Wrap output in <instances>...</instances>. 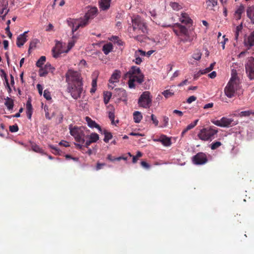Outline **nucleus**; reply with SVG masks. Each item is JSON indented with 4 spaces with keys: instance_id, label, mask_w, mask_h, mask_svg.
<instances>
[{
    "instance_id": "nucleus-42",
    "label": "nucleus",
    "mask_w": 254,
    "mask_h": 254,
    "mask_svg": "<svg viewBox=\"0 0 254 254\" xmlns=\"http://www.w3.org/2000/svg\"><path fill=\"white\" fill-rule=\"evenodd\" d=\"M174 92L170 91L169 90H166L162 92V94L166 98L172 97L174 95Z\"/></svg>"
},
{
    "instance_id": "nucleus-23",
    "label": "nucleus",
    "mask_w": 254,
    "mask_h": 254,
    "mask_svg": "<svg viewBox=\"0 0 254 254\" xmlns=\"http://www.w3.org/2000/svg\"><path fill=\"white\" fill-rule=\"evenodd\" d=\"M85 120L87 122L88 126L90 127H95L99 130H101L100 127L99 125H98L94 121H93L90 118L88 117H86L85 118Z\"/></svg>"
},
{
    "instance_id": "nucleus-37",
    "label": "nucleus",
    "mask_w": 254,
    "mask_h": 254,
    "mask_svg": "<svg viewBox=\"0 0 254 254\" xmlns=\"http://www.w3.org/2000/svg\"><path fill=\"white\" fill-rule=\"evenodd\" d=\"M207 6L212 9L215 5L217 4V0H208L206 1Z\"/></svg>"
},
{
    "instance_id": "nucleus-47",
    "label": "nucleus",
    "mask_w": 254,
    "mask_h": 254,
    "mask_svg": "<svg viewBox=\"0 0 254 254\" xmlns=\"http://www.w3.org/2000/svg\"><path fill=\"white\" fill-rule=\"evenodd\" d=\"M44 97L48 100H50L51 99V93L50 92L47 90H45L44 91Z\"/></svg>"
},
{
    "instance_id": "nucleus-24",
    "label": "nucleus",
    "mask_w": 254,
    "mask_h": 254,
    "mask_svg": "<svg viewBox=\"0 0 254 254\" xmlns=\"http://www.w3.org/2000/svg\"><path fill=\"white\" fill-rule=\"evenodd\" d=\"M5 100L4 105L7 107V109L8 110H12L14 106L13 100L8 97H7L5 98Z\"/></svg>"
},
{
    "instance_id": "nucleus-12",
    "label": "nucleus",
    "mask_w": 254,
    "mask_h": 254,
    "mask_svg": "<svg viewBox=\"0 0 254 254\" xmlns=\"http://www.w3.org/2000/svg\"><path fill=\"white\" fill-rule=\"evenodd\" d=\"M246 1L248 6L247 16L251 19L252 23H254V6L253 4L254 0H246Z\"/></svg>"
},
{
    "instance_id": "nucleus-48",
    "label": "nucleus",
    "mask_w": 254,
    "mask_h": 254,
    "mask_svg": "<svg viewBox=\"0 0 254 254\" xmlns=\"http://www.w3.org/2000/svg\"><path fill=\"white\" fill-rule=\"evenodd\" d=\"M201 53L199 52H197L195 53H194L193 54L192 58L197 61L201 59Z\"/></svg>"
},
{
    "instance_id": "nucleus-51",
    "label": "nucleus",
    "mask_w": 254,
    "mask_h": 254,
    "mask_svg": "<svg viewBox=\"0 0 254 254\" xmlns=\"http://www.w3.org/2000/svg\"><path fill=\"white\" fill-rule=\"evenodd\" d=\"M49 146L51 149H52L55 151V152H53V153H54L55 154H60V150L58 148H57V147H56L55 146H54L53 145H49Z\"/></svg>"
},
{
    "instance_id": "nucleus-56",
    "label": "nucleus",
    "mask_w": 254,
    "mask_h": 254,
    "mask_svg": "<svg viewBox=\"0 0 254 254\" xmlns=\"http://www.w3.org/2000/svg\"><path fill=\"white\" fill-rule=\"evenodd\" d=\"M151 117L153 123L155 125V126H157L158 125L159 122L158 120L156 119V118L155 117L154 115L152 114Z\"/></svg>"
},
{
    "instance_id": "nucleus-21",
    "label": "nucleus",
    "mask_w": 254,
    "mask_h": 254,
    "mask_svg": "<svg viewBox=\"0 0 254 254\" xmlns=\"http://www.w3.org/2000/svg\"><path fill=\"white\" fill-rule=\"evenodd\" d=\"M254 115V112L251 110L242 111L238 113H234L233 116L240 117H249L251 115Z\"/></svg>"
},
{
    "instance_id": "nucleus-32",
    "label": "nucleus",
    "mask_w": 254,
    "mask_h": 254,
    "mask_svg": "<svg viewBox=\"0 0 254 254\" xmlns=\"http://www.w3.org/2000/svg\"><path fill=\"white\" fill-rule=\"evenodd\" d=\"M103 133L105 135L104 141L107 143L112 138L113 136L111 132H108L106 130H104L103 131Z\"/></svg>"
},
{
    "instance_id": "nucleus-43",
    "label": "nucleus",
    "mask_w": 254,
    "mask_h": 254,
    "mask_svg": "<svg viewBox=\"0 0 254 254\" xmlns=\"http://www.w3.org/2000/svg\"><path fill=\"white\" fill-rule=\"evenodd\" d=\"M37 43V40L36 39H35V40H33V41H32L31 42H30V45H29V49H28V52L30 53V51L31 50L34 49V48L36 47V44Z\"/></svg>"
},
{
    "instance_id": "nucleus-34",
    "label": "nucleus",
    "mask_w": 254,
    "mask_h": 254,
    "mask_svg": "<svg viewBox=\"0 0 254 254\" xmlns=\"http://www.w3.org/2000/svg\"><path fill=\"white\" fill-rule=\"evenodd\" d=\"M46 59L45 56H41L36 63L37 66L39 67H42L46 62Z\"/></svg>"
},
{
    "instance_id": "nucleus-59",
    "label": "nucleus",
    "mask_w": 254,
    "mask_h": 254,
    "mask_svg": "<svg viewBox=\"0 0 254 254\" xmlns=\"http://www.w3.org/2000/svg\"><path fill=\"white\" fill-rule=\"evenodd\" d=\"M136 58L135 60H134L133 61L135 62V63L137 64H140L142 62V59L141 58H140L138 56H135Z\"/></svg>"
},
{
    "instance_id": "nucleus-20",
    "label": "nucleus",
    "mask_w": 254,
    "mask_h": 254,
    "mask_svg": "<svg viewBox=\"0 0 254 254\" xmlns=\"http://www.w3.org/2000/svg\"><path fill=\"white\" fill-rule=\"evenodd\" d=\"M111 0H101L99 2L100 8L103 10H107L110 7Z\"/></svg>"
},
{
    "instance_id": "nucleus-44",
    "label": "nucleus",
    "mask_w": 254,
    "mask_h": 254,
    "mask_svg": "<svg viewBox=\"0 0 254 254\" xmlns=\"http://www.w3.org/2000/svg\"><path fill=\"white\" fill-rule=\"evenodd\" d=\"M215 64V63L211 64L208 67L206 68L205 69V71L204 72L202 71L201 72V74H204V73L209 72L210 71H211L213 69V67H214V66Z\"/></svg>"
},
{
    "instance_id": "nucleus-49",
    "label": "nucleus",
    "mask_w": 254,
    "mask_h": 254,
    "mask_svg": "<svg viewBox=\"0 0 254 254\" xmlns=\"http://www.w3.org/2000/svg\"><path fill=\"white\" fill-rule=\"evenodd\" d=\"M9 128L11 132H15L18 130V127L16 125L10 126Z\"/></svg>"
},
{
    "instance_id": "nucleus-18",
    "label": "nucleus",
    "mask_w": 254,
    "mask_h": 254,
    "mask_svg": "<svg viewBox=\"0 0 254 254\" xmlns=\"http://www.w3.org/2000/svg\"><path fill=\"white\" fill-rule=\"evenodd\" d=\"M121 73L120 71L116 70L110 77L109 82L112 84L118 82L121 77Z\"/></svg>"
},
{
    "instance_id": "nucleus-9",
    "label": "nucleus",
    "mask_w": 254,
    "mask_h": 254,
    "mask_svg": "<svg viewBox=\"0 0 254 254\" xmlns=\"http://www.w3.org/2000/svg\"><path fill=\"white\" fill-rule=\"evenodd\" d=\"M152 97L149 91L142 93L138 99V104L140 107L144 108H149L151 105Z\"/></svg>"
},
{
    "instance_id": "nucleus-46",
    "label": "nucleus",
    "mask_w": 254,
    "mask_h": 254,
    "mask_svg": "<svg viewBox=\"0 0 254 254\" xmlns=\"http://www.w3.org/2000/svg\"><path fill=\"white\" fill-rule=\"evenodd\" d=\"M0 75L1 77H2V78L3 77L4 78L7 85H8V79L7 78V75L3 69H0Z\"/></svg>"
},
{
    "instance_id": "nucleus-14",
    "label": "nucleus",
    "mask_w": 254,
    "mask_h": 254,
    "mask_svg": "<svg viewBox=\"0 0 254 254\" xmlns=\"http://www.w3.org/2000/svg\"><path fill=\"white\" fill-rule=\"evenodd\" d=\"M98 11V9L96 7H93L90 8L88 11L85 13L84 16V19L83 20L85 22H87V24L88 23V21L92 19L97 14Z\"/></svg>"
},
{
    "instance_id": "nucleus-1",
    "label": "nucleus",
    "mask_w": 254,
    "mask_h": 254,
    "mask_svg": "<svg viewBox=\"0 0 254 254\" xmlns=\"http://www.w3.org/2000/svg\"><path fill=\"white\" fill-rule=\"evenodd\" d=\"M132 26L128 27L129 36L140 41L142 34L148 33V28L144 20L138 15L131 18Z\"/></svg>"
},
{
    "instance_id": "nucleus-58",
    "label": "nucleus",
    "mask_w": 254,
    "mask_h": 254,
    "mask_svg": "<svg viewBox=\"0 0 254 254\" xmlns=\"http://www.w3.org/2000/svg\"><path fill=\"white\" fill-rule=\"evenodd\" d=\"M138 54H140V55L142 56H144L146 54L145 52L141 50H138V51H136L135 53V56H138Z\"/></svg>"
},
{
    "instance_id": "nucleus-38",
    "label": "nucleus",
    "mask_w": 254,
    "mask_h": 254,
    "mask_svg": "<svg viewBox=\"0 0 254 254\" xmlns=\"http://www.w3.org/2000/svg\"><path fill=\"white\" fill-rule=\"evenodd\" d=\"M87 24V22H85L84 20L81 21V22L79 24H77V25L76 26V27L74 28V26H73L72 28V33L75 32L77 30V29L80 27H84L85 26V25H86Z\"/></svg>"
},
{
    "instance_id": "nucleus-55",
    "label": "nucleus",
    "mask_w": 254,
    "mask_h": 254,
    "mask_svg": "<svg viewBox=\"0 0 254 254\" xmlns=\"http://www.w3.org/2000/svg\"><path fill=\"white\" fill-rule=\"evenodd\" d=\"M74 44H75V41L74 40H72L69 41L68 43L67 50L66 52H68V51H69L73 47V46L74 45Z\"/></svg>"
},
{
    "instance_id": "nucleus-36",
    "label": "nucleus",
    "mask_w": 254,
    "mask_h": 254,
    "mask_svg": "<svg viewBox=\"0 0 254 254\" xmlns=\"http://www.w3.org/2000/svg\"><path fill=\"white\" fill-rule=\"evenodd\" d=\"M32 150L37 153H41L42 154H45L42 148H41L38 145L36 144H33L32 145Z\"/></svg>"
},
{
    "instance_id": "nucleus-19",
    "label": "nucleus",
    "mask_w": 254,
    "mask_h": 254,
    "mask_svg": "<svg viewBox=\"0 0 254 254\" xmlns=\"http://www.w3.org/2000/svg\"><path fill=\"white\" fill-rule=\"evenodd\" d=\"M156 141L161 142L165 146H169L172 143L170 138L165 135H161L160 138Z\"/></svg>"
},
{
    "instance_id": "nucleus-2",
    "label": "nucleus",
    "mask_w": 254,
    "mask_h": 254,
    "mask_svg": "<svg viewBox=\"0 0 254 254\" xmlns=\"http://www.w3.org/2000/svg\"><path fill=\"white\" fill-rule=\"evenodd\" d=\"M125 77H128V87L130 88H135L134 82L136 81L139 84L144 81V75L141 73L140 68L136 66H132L125 74Z\"/></svg>"
},
{
    "instance_id": "nucleus-61",
    "label": "nucleus",
    "mask_w": 254,
    "mask_h": 254,
    "mask_svg": "<svg viewBox=\"0 0 254 254\" xmlns=\"http://www.w3.org/2000/svg\"><path fill=\"white\" fill-rule=\"evenodd\" d=\"M140 164L142 167L145 169H149L150 167V165L145 161H141Z\"/></svg>"
},
{
    "instance_id": "nucleus-7",
    "label": "nucleus",
    "mask_w": 254,
    "mask_h": 254,
    "mask_svg": "<svg viewBox=\"0 0 254 254\" xmlns=\"http://www.w3.org/2000/svg\"><path fill=\"white\" fill-rule=\"evenodd\" d=\"M238 87V84L236 81V77L233 76L224 89L225 94L228 98L233 97Z\"/></svg>"
},
{
    "instance_id": "nucleus-29",
    "label": "nucleus",
    "mask_w": 254,
    "mask_h": 254,
    "mask_svg": "<svg viewBox=\"0 0 254 254\" xmlns=\"http://www.w3.org/2000/svg\"><path fill=\"white\" fill-rule=\"evenodd\" d=\"M62 43L58 42L56 44V46L52 49V52L53 53V57L55 58H57L60 54L62 53V51L60 50H58V51L56 52V49H57L59 47L61 46Z\"/></svg>"
},
{
    "instance_id": "nucleus-13",
    "label": "nucleus",
    "mask_w": 254,
    "mask_h": 254,
    "mask_svg": "<svg viewBox=\"0 0 254 254\" xmlns=\"http://www.w3.org/2000/svg\"><path fill=\"white\" fill-rule=\"evenodd\" d=\"M55 69L50 64L47 63L44 68L39 69V74L40 76H45L49 72H53Z\"/></svg>"
},
{
    "instance_id": "nucleus-5",
    "label": "nucleus",
    "mask_w": 254,
    "mask_h": 254,
    "mask_svg": "<svg viewBox=\"0 0 254 254\" xmlns=\"http://www.w3.org/2000/svg\"><path fill=\"white\" fill-rule=\"evenodd\" d=\"M69 129L70 134L74 137L76 142L81 143L82 144L85 142V133L83 127L77 126L73 127L72 125H70Z\"/></svg>"
},
{
    "instance_id": "nucleus-25",
    "label": "nucleus",
    "mask_w": 254,
    "mask_h": 254,
    "mask_svg": "<svg viewBox=\"0 0 254 254\" xmlns=\"http://www.w3.org/2000/svg\"><path fill=\"white\" fill-rule=\"evenodd\" d=\"M113 49V44L109 42L107 44H105L102 48V50L105 55H108L111 52Z\"/></svg>"
},
{
    "instance_id": "nucleus-35",
    "label": "nucleus",
    "mask_w": 254,
    "mask_h": 254,
    "mask_svg": "<svg viewBox=\"0 0 254 254\" xmlns=\"http://www.w3.org/2000/svg\"><path fill=\"white\" fill-rule=\"evenodd\" d=\"M242 28L243 26L242 24L236 27V30L235 31V39L236 40H238L239 35V32L242 31Z\"/></svg>"
},
{
    "instance_id": "nucleus-3",
    "label": "nucleus",
    "mask_w": 254,
    "mask_h": 254,
    "mask_svg": "<svg viewBox=\"0 0 254 254\" xmlns=\"http://www.w3.org/2000/svg\"><path fill=\"white\" fill-rule=\"evenodd\" d=\"M173 31L179 36L180 41L184 43L190 42L193 40V38L190 35L188 29L180 23L174 25Z\"/></svg>"
},
{
    "instance_id": "nucleus-11",
    "label": "nucleus",
    "mask_w": 254,
    "mask_h": 254,
    "mask_svg": "<svg viewBox=\"0 0 254 254\" xmlns=\"http://www.w3.org/2000/svg\"><path fill=\"white\" fill-rule=\"evenodd\" d=\"M193 163L197 165H201L208 162L207 155L203 152H198L192 158Z\"/></svg>"
},
{
    "instance_id": "nucleus-33",
    "label": "nucleus",
    "mask_w": 254,
    "mask_h": 254,
    "mask_svg": "<svg viewBox=\"0 0 254 254\" xmlns=\"http://www.w3.org/2000/svg\"><path fill=\"white\" fill-rule=\"evenodd\" d=\"M112 96V93L110 92L106 91L104 93V102L105 104H107Z\"/></svg>"
},
{
    "instance_id": "nucleus-53",
    "label": "nucleus",
    "mask_w": 254,
    "mask_h": 254,
    "mask_svg": "<svg viewBox=\"0 0 254 254\" xmlns=\"http://www.w3.org/2000/svg\"><path fill=\"white\" fill-rule=\"evenodd\" d=\"M26 110H32V106L31 104V100L29 98L26 103Z\"/></svg>"
},
{
    "instance_id": "nucleus-54",
    "label": "nucleus",
    "mask_w": 254,
    "mask_h": 254,
    "mask_svg": "<svg viewBox=\"0 0 254 254\" xmlns=\"http://www.w3.org/2000/svg\"><path fill=\"white\" fill-rule=\"evenodd\" d=\"M211 122L217 126L222 127L221 119L220 120H212Z\"/></svg>"
},
{
    "instance_id": "nucleus-63",
    "label": "nucleus",
    "mask_w": 254,
    "mask_h": 254,
    "mask_svg": "<svg viewBox=\"0 0 254 254\" xmlns=\"http://www.w3.org/2000/svg\"><path fill=\"white\" fill-rule=\"evenodd\" d=\"M80 143H75L74 144L76 146V147L77 149H79V150H82L83 147H84V145L81 144Z\"/></svg>"
},
{
    "instance_id": "nucleus-57",
    "label": "nucleus",
    "mask_w": 254,
    "mask_h": 254,
    "mask_svg": "<svg viewBox=\"0 0 254 254\" xmlns=\"http://www.w3.org/2000/svg\"><path fill=\"white\" fill-rule=\"evenodd\" d=\"M196 99V97L194 96H191L190 97L188 98L187 99V103L189 104H190L192 102L195 101Z\"/></svg>"
},
{
    "instance_id": "nucleus-62",
    "label": "nucleus",
    "mask_w": 254,
    "mask_h": 254,
    "mask_svg": "<svg viewBox=\"0 0 254 254\" xmlns=\"http://www.w3.org/2000/svg\"><path fill=\"white\" fill-rule=\"evenodd\" d=\"M59 144L60 145H63L64 147H68V146H69V142H67L66 141H64V140L61 141L59 143Z\"/></svg>"
},
{
    "instance_id": "nucleus-45",
    "label": "nucleus",
    "mask_w": 254,
    "mask_h": 254,
    "mask_svg": "<svg viewBox=\"0 0 254 254\" xmlns=\"http://www.w3.org/2000/svg\"><path fill=\"white\" fill-rule=\"evenodd\" d=\"M109 119H110V120L111 121V122H112V125H116L115 124V114H114V113L113 112H109Z\"/></svg>"
},
{
    "instance_id": "nucleus-28",
    "label": "nucleus",
    "mask_w": 254,
    "mask_h": 254,
    "mask_svg": "<svg viewBox=\"0 0 254 254\" xmlns=\"http://www.w3.org/2000/svg\"><path fill=\"white\" fill-rule=\"evenodd\" d=\"M115 90L117 91L118 95L121 98H126L127 96L126 90L123 88H116Z\"/></svg>"
},
{
    "instance_id": "nucleus-15",
    "label": "nucleus",
    "mask_w": 254,
    "mask_h": 254,
    "mask_svg": "<svg viewBox=\"0 0 254 254\" xmlns=\"http://www.w3.org/2000/svg\"><path fill=\"white\" fill-rule=\"evenodd\" d=\"M8 6V0H0V14H4L6 15L8 13L9 11Z\"/></svg>"
},
{
    "instance_id": "nucleus-30",
    "label": "nucleus",
    "mask_w": 254,
    "mask_h": 254,
    "mask_svg": "<svg viewBox=\"0 0 254 254\" xmlns=\"http://www.w3.org/2000/svg\"><path fill=\"white\" fill-rule=\"evenodd\" d=\"M244 11V7L243 5H241L235 11V16L237 19H240L241 17V14Z\"/></svg>"
},
{
    "instance_id": "nucleus-52",
    "label": "nucleus",
    "mask_w": 254,
    "mask_h": 254,
    "mask_svg": "<svg viewBox=\"0 0 254 254\" xmlns=\"http://www.w3.org/2000/svg\"><path fill=\"white\" fill-rule=\"evenodd\" d=\"M105 166H106V164L104 163H101L99 162H97L96 166V170H99L100 169H102Z\"/></svg>"
},
{
    "instance_id": "nucleus-60",
    "label": "nucleus",
    "mask_w": 254,
    "mask_h": 254,
    "mask_svg": "<svg viewBox=\"0 0 254 254\" xmlns=\"http://www.w3.org/2000/svg\"><path fill=\"white\" fill-rule=\"evenodd\" d=\"M44 110L45 112V116L47 119H50V117L49 116V113L48 112V109L47 106H45L44 108Z\"/></svg>"
},
{
    "instance_id": "nucleus-4",
    "label": "nucleus",
    "mask_w": 254,
    "mask_h": 254,
    "mask_svg": "<svg viewBox=\"0 0 254 254\" xmlns=\"http://www.w3.org/2000/svg\"><path fill=\"white\" fill-rule=\"evenodd\" d=\"M218 132V129L214 127L203 128L197 134L198 137L203 141L212 140Z\"/></svg>"
},
{
    "instance_id": "nucleus-64",
    "label": "nucleus",
    "mask_w": 254,
    "mask_h": 254,
    "mask_svg": "<svg viewBox=\"0 0 254 254\" xmlns=\"http://www.w3.org/2000/svg\"><path fill=\"white\" fill-rule=\"evenodd\" d=\"M37 88L38 90V92H39V93L40 94V95H42V91H43V87L42 86V85L40 84H38L37 85Z\"/></svg>"
},
{
    "instance_id": "nucleus-50",
    "label": "nucleus",
    "mask_w": 254,
    "mask_h": 254,
    "mask_svg": "<svg viewBox=\"0 0 254 254\" xmlns=\"http://www.w3.org/2000/svg\"><path fill=\"white\" fill-rule=\"evenodd\" d=\"M169 120L168 117H167L166 116H164L163 117V125L161 127H166L168 125Z\"/></svg>"
},
{
    "instance_id": "nucleus-26",
    "label": "nucleus",
    "mask_w": 254,
    "mask_h": 254,
    "mask_svg": "<svg viewBox=\"0 0 254 254\" xmlns=\"http://www.w3.org/2000/svg\"><path fill=\"white\" fill-rule=\"evenodd\" d=\"M233 122V120L232 119H228L226 117H223L221 118V123L222 124V127H229Z\"/></svg>"
},
{
    "instance_id": "nucleus-27",
    "label": "nucleus",
    "mask_w": 254,
    "mask_h": 254,
    "mask_svg": "<svg viewBox=\"0 0 254 254\" xmlns=\"http://www.w3.org/2000/svg\"><path fill=\"white\" fill-rule=\"evenodd\" d=\"M133 120L135 123H139L142 119V116L139 111H135L133 114Z\"/></svg>"
},
{
    "instance_id": "nucleus-10",
    "label": "nucleus",
    "mask_w": 254,
    "mask_h": 254,
    "mask_svg": "<svg viewBox=\"0 0 254 254\" xmlns=\"http://www.w3.org/2000/svg\"><path fill=\"white\" fill-rule=\"evenodd\" d=\"M246 72L250 80L254 79V58H248L245 64Z\"/></svg>"
},
{
    "instance_id": "nucleus-31",
    "label": "nucleus",
    "mask_w": 254,
    "mask_h": 254,
    "mask_svg": "<svg viewBox=\"0 0 254 254\" xmlns=\"http://www.w3.org/2000/svg\"><path fill=\"white\" fill-rule=\"evenodd\" d=\"M86 138H89V139L93 142H96L97 140H99V135L96 133H92L90 135H88L86 136Z\"/></svg>"
},
{
    "instance_id": "nucleus-41",
    "label": "nucleus",
    "mask_w": 254,
    "mask_h": 254,
    "mask_svg": "<svg viewBox=\"0 0 254 254\" xmlns=\"http://www.w3.org/2000/svg\"><path fill=\"white\" fill-rule=\"evenodd\" d=\"M170 5L174 10H178L181 9L182 8L180 4H179V3L176 2H170Z\"/></svg>"
},
{
    "instance_id": "nucleus-8",
    "label": "nucleus",
    "mask_w": 254,
    "mask_h": 254,
    "mask_svg": "<svg viewBox=\"0 0 254 254\" xmlns=\"http://www.w3.org/2000/svg\"><path fill=\"white\" fill-rule=\"evenodd\" d=\"M83 83L81 84H68L67 90L74 99L80 97L83 91Z\"/></svg>"
},
{
    "instance_id": "nucleus-40",
    "label": "nucleus",
    "mask_w": 254,
    "mask_h": 254,
    "mask_svg": "<svg viewBox=\"0 0 254 254\" xmlns=\"http://www.w3.org/2000/svg\"><path fill=\"white\" fill-rule=\"evenodd\" d=\"M222 145V143L220 141H215L214 142H212L210 145V148L212 150H215L217 148H219L221 145Z\"/></svg>"
},
{
    "instance_id": "nucleus-22",
    "label": "nucleus",
    "mask_w": 254,
    "mask_h": 254,
    "mask_svg": "<svg viewBox=\"0 0 254 254\" xmlns=\"http://www.w3.org/2000/svg\"><path fill=\"white\" fill-rule=\"evenodd\" d=\"M180 20L182 23L186 24H191L192 23V20L189 17L188 14L186 13H182Z\"/></svg>"
},
{
    "instance_id": "nucleus-17",
    "label": "nucleus",
    "mask_w": 254,
    "mask_h": 254,
    "mask_svg": "<svg viewBox=\"0 0 254 254\" xmlns=\"http://www.w3.org/2000/svg\"><path fill=\"white\" fill-rule=\"evenodd\" d=\"M244 43L245 46L248 47V49L254 45V31L252 32L249 37L245 39Z\"/></svg>"
},
{
    "instance_id": "nucleus-6",
    "label": "nucleus",
    "mask_w": 254,
    "mask_h": 254,
    "mask_svg": "<svg viewBox=\"0 0 254 254\" xmlns=\"http://www.w3.org/2000/svg\"><path fill=\"white\" fill-rule=\"evenodd\" d=\"M66 82L68 84H81L82 83L80 73L77 71L69 69L65 74Z\"/></svg>"
},
{
    "instance_id": "nucleus-16",
    "label": "nucleus",
    "mask_w": 254,
    "mask_h": 254,
    "mask_svg": "<svg viewBox=\"0 0 254 254\" xmlns=\"http://www.w3.org/2000/svg\"><path fill=\"white\" fill-rule=\"evenodd\" d=\"M27 32H24L23 34H20L17 38L16 45L18 47H20L24 45V44L27 41Z\"/></svg>"
},
{
    "instance_id": "nucleus-39",
    "label": "nucleus",
    "mask_w": 254,
    "mask_h": 254,
    "mask_svg": "<svg viewBox=\"0 0 254 254\" xmlns=\"http://www.w3.org/2000/svg\"><path fill=\"white\" fill-rule=\"evenodd\" d=\"M92 88L90 89L91 93H94L96 90L97 87V77H95L92 79Z\"/></svg>"
}]
</instances>
